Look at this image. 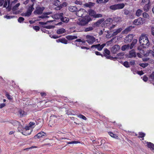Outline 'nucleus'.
Masks as SVG:
<instances>
[{"label": "nucleus", "instance_id": "1", "mask_svg": "<svg viewBox=\"0 0 154 154\" xmlns=\"http://www.w3.org/2000/svg\"><path fill=\"white\" fill-rule=\"evenodd\" d=\"M140 44L143 46V48H146L149 46L150 43L147 37V35L145 34H142L139 39Z\"/></svg>", "mask_w": 154, "mask_h": 154}, {"label": "nucleus", "instance_id": "2", "mask_svg": "<svg viewBox=\"0 0 154 154\" xmlns=\"http://www.w3.org/2000/svg\"><path fill=\"white\" fill-rule=\"evenodd\" d=\"M91 20V18L89 16H88L84 17L81 20L78 21L77 23L80 25L85 26Z\"/></svg>", "mask_w": 154, "mask_h": 154}, {"label": "nucleus", "instance_id": "3", "mask_svg": "<svg viewBox=\"0 0 154 154\" xmlns=\"http://www.w3.org/2000/svg\"><path fill=\"white\" fill-rule=\"evenodd\" d=\"M34 9V8L33 7V4L28 7L26 12L23 13L21 14V15L23 16L29 17L31 15L32 11Z\"/></svg>", "mask_w": 154, "mask_h": 154}, {"label": "nucleus", "instance_id": "4", "mask_svg": "<svg viewBox=\"0 0 154 154\" xmlns=\"http://www.w3.org/2000/svg\"><path fill=\"white\" fill-rule=\"evenodd\" d=\"M125 5L124 3H120L112 5L110 6L109 8L110 9L112 10H116L123 8Z\"/></svg>", "mask_w": 154, "mask_h": 154}, {"label": "nucleus", "instance_id": "5", "mask_svg": "<svg viewBox=\"0 0 154 154\" xmlns=\"http://www.w3.org/2000/svg\"><path fill=\"white\" fill-rule=\"evenodd\" d=\"M85 38L86 39L85 41L89 45H92L96 41L95 38L92 35H87L86 36Z\"/></svg>", "mask_w": 154, "mask_h": 154}, {"label": "nucleus", "instance_id": "6", "mask_svg": "<svg viewBox=\"0 0 154 154\" xmlns=\"http://www.w3.org/2000/svg\"><path fill=\"white\" fill-rule=\"evenodd\" d=\"M88 13L85 10L83 9H81L76 12V15L80 17H85L88 15Z\"/></svg>", "mask_w": 154, "mask_h": 154}, {"label": "nucleus", "instance_id": "7", "mask_svg": "<svg viewBox=\"0 0 154 154\" xmlns=\"http://www.w3.org/2000/svg\"><path fill=\"white\" fill-rule=\"evenodd\" d=\"M106 44L104 43L102 45L100 44H98L96 45H94L91 46V48L97 49L98 51H101L103 47L106 45Z\"/></svg>", "mask_w": 154, "mask_h": 154}, {"label": "nucleus", "instance_id": "8", "mask_svg": "<svg viewBox=\"0 0 154 154\" xmlns=\"http://www.w3.org/2000/svg\"><path fill=\"white\" fill-rule=\"evenodd\" d=\"M124 54H125L124 52H121L117 54L116 57H112L109 56H108L107 57H109L108 58L111 60H115L118 59H121L123 58Z\"/></svg>", "mask_w": 154, "mask_h": 154}, {"label": "nucleus", "instance_id": "9", "mask_svg": "<svg viewBox=\"0 0 154 154\" xmlns=\"http://www.w3.org/2000/svg\"><path fill=\"white\" fill-rule=\"evenodd\" d=\"M3 6L5 7L8 11H10L12 7V5H11L10 0H5L4 2Z\"/></svg>", "mask_w": 154, "mask_h": 154}, {"label": "nucleus", "instance_id": "10", "mask_svg": "<svg viewBox=\"0 0 154 154\" xmlns=\"http://www.w3.org/2000/svg\"><path fill=\"white\" fill-rule=\"evenodd\" d=\"M120 49V47L119 45H115L111 48L110 51L113 54H116Z\"/></svg>", "mask_w": 154, "mask_h": 154}, {"label": "nucleus", "instance_id": "11", "mask_svg": "<svg viewBox=\"0 0 154 154\" xmlns=\"http://www.w3.org/2000/svg\"><path fill=\"white\" fill-rule=\"evenodd\" d=\"M44 9L45 8L43 7H41L39 6H38L36 8L34 14L35 15L40 14L42 13Z\"/></svg>", "mask_w": 154, "mask_h": 154}, {"label": "nucleus", "instance_id": "12", "mask_svg": "<svg viewBox=\"0 0 154 154\" xmlns=\"http://www.w3.org/2000/svg\"><path fill=\"white\" fill-rule=\"evenodd\" d=\"M20 5V3L17 4L15 5L11 8L12 10L13 14H17L19 13L20 11L18 10V7Z\"/></svg>", "mask_w": 154, "mask_h": 154}, {"label": "nucleus", "instance_id": "13", "mask_svg": "<svg viewBox=\"0 0 154 154\" xmlns=\"http://www.w3.org/2000/svg\"><path fill=\"white\" fill-rule=\"evenodd\" d=\"M143 19L142 18L140 17L137 19L135 20L134 21L133 23L135 25H138L142 24L143 23Z\"/></svg>", "mask_w": 154, "mask_h": 154}, {"label": "nucleus", "instance_id": "14", "mask_svg": "<svg viewBox=\"0 0 154 154\" xmlns=\"http://www.w3.org/2000/svg\"><path fill=\"white\" fill-rule=\"evenodd\" d=\"M53 4L54 5L57 6L56 8L57 10H60L62 8L61 6V2L58 0H55L53 2Z\"/></svg>", "mask_w": 154, "mask_h": 154}, {"label": "nucleus", "instance_id": "15", "mask_svg": "<svg viewBox=\"0 0 154 154\" xmlns=\"http://www.w3.org/2000/svg\"><path fill=\"white\" fill-rule=\"evenodd\" d=\"M46 134L45 133L41 131L38 133L36 135H35L34 137V138L35 139L39 138L40 137H42L43 136H46Z\"/></svg>", "mask_w": 154, "mask_h": 154}, {"label": "nucleus", "instance_id": "16", "mask_svg": "<svg viewBox=\"0 0 154 154\" xmlns=\"http://www.w3.org/2000/svg\"><path fill=\"white\" fill-rule=\"evenodd\" d=\"M63 15V13H57L51 17L54 19H61Z\"/></svg>", "mask_w": 154, "mask_h": 154}, {"label": "nucleus", "instance_id": "17", "mask_svg": "<svg viewBox=\"0 0 154 154\" xmlns=\"http://www.w3.org/2000/svg\"><path fill=\"white\" fill-rule=\"evenodd\" d=\"M136 53L134 50L132 49L130 51L128 55V57L129 58L135 57H136Z\"/></svg>", "mask_w": 154, "mask_h": 154}, {"label": "nucleus", "instance_id": "18", "mask_svg": "<svg viewBox=\"0 0 154 154\" xmlns=\"http://www.w3.org/2000/svg\"><path fill=\"white\" fill-rule=\"evenodd\" d=\"M133 35H129L126 37L125 39V42L126 43L130 42H131L133 38Z\"/></svg>", "mask_w": 154, "mask_h": 154}, {"label": "nucleus", "instance_id": "19", "mask_svg": "<svg viewBox=\"0 0 154 154\" xmlns=\"http://www.w3.org/2000/svg\"><path fill=\"white\" fill-rule=\"evenodd\" d=\"M56 42H61L62 43L67 44V41L64 38H60L56 40Z\"/></svg>", "mask_w": 154, "mask_h": 154}, {"label": "nucleus", "instance_id": "20", "mask_svg": "<svg viewBox=\"0 0 154 154\" xmlns=\"http://www.w3.org/2000/svg\"><path fill=\"white\" fill-rule=\"evenodd\" d=\"M122 30V28H119L116 30H114L113 31V33L112 34V36H115L117 35L118 33H120Z\"/></svg>", "mask_w": 154, "mask_h": 154}, {"label": "nucleus", "instance_id": "21", "mask_svg": "<svg viewBox=\"0 0 154 154\" xmlns=\"http://www.w3.org/2000/svg\"><path fill=\"white\" fill-rule=\"evenodd\" d=\"M69 10L72 12L76 11L77 10V8L75 6H70L68 8Z\"/></svg>", "mask_w": 154, "mask_h": 154}, {"label": "nucleus", "instance_id": "22", "mask_svg": "<svg viewBox=\"0 0 154 154\" xmlns=\"http://www.w3.org/2000/svg\"><path fill=\"white\" fill-rule=\"evenodd\" d=\"M66 38L68 40H72L77 38V37L75 35H68L66 36Z\"/></svg>", "mask_w": 154, "mask_h": 154}, {"label": "nucleus", "instance_id": "23", "mask_svg": "<svg viewBox=\"0 0 154 154\" xmlns=\"http://www.w3.org/2000/svg\"><path fill=\"white\" fill-rule=\"evenodd\" d=\"M104 51L105 54H104V56L106 57L107 58L109 59V58H108V57H107L108 56H111L109 55L110 53L109 51L107 49L105 48L104 49Z\"/></svg>", "mask_w": 154, "mask_h": 154}, {"label": "nucleus", "instance_id": "24", "mask_svg": "<svg viewBox=\"0 0 154 154\" xmlns=\"http://www.w3.org/2000/svg\"><path fill=\"white\" fill-rule=\"evenodd\" d=\"M94 5V3L91 2H89L88 3H86L84 4V6L86 7H88L91 8V7L93 6Z\"/></svg>", "mask_w": 154, "mask_h": 154}, {"label": "nucleus", "instance_id": "25", "mask_svg": "<svg viewBox=\"0 0 154 154\" xmlns=\"http://www.w3.org/2000/svg\"><path fill=\"white\" fill-rule=\"evenodd\" d=\"M130 45L129 44L125 45L122 46L121 50L122 51H125L126 50H128L129 49Z\"/></svg>", "mask_w": 154, "mask_h": 154}, {"label": "nucleus", "instance_id": "26", "mask_svg": "<svg viewBox=\"0 0 154 154\" xmlns=\"http://www.w3.org/2000/svg\"><path fill=\"white\" fill-rule=\"evenodd\" d=\"M147 146L148 147L150 148L151 150H154V144L151 142H147Z\"/></svg>", "mask_w": 154, "mask_h": 154}, {"label": "nucleus", "instance_id": "27", "mask_svg": "<svg viewBox=\"0 0 154 154\" xmlns=\"http://www.w3.org/2000/svg\"><path fill=\"white\" fill-rule=\"evenodd\" d=\"M150 4H145L143 8L144 10L146 12L148 11L150 8Z\"/></svg>", "mask_w": 154, "mask_h": 154}, {"label": "nucleus", "instance_id": "28", "mask_svg": "<svg viewBox=\"0 0 154 154\" xmlns=\"http://www.w3.org/2000/svg\"><path fill=\"white\" fill-rule=\"evenodd\" d=\"M89 14L90 16L93 17H94L96 14V12L93 10L90 9L88 11Z\"/></svg>", "mask_w": 154, "mask_h": 154}, {"label": "nucleus", "instance_id": "29", "mask_svg": "<svg viewBox=\"0 0 154 154\" xmlns=\"http://www.w3.org/2000/svg\"><path fill=\"white\" fill-rule=\"evenodd\" d=\"M65 30L63 28H60L58 29L57 31V32L58 34H62L65 32Z\"/></svg>", "mask_w": 154, "mask_h": 154}, {"label": "nucleus", "instance_id": "30", "mask_svg": "<svg viewBox=\"0 0 154 154\" xmlns=\"http://www.w3.org/2000/svg\"><path fill=\"white\" fill-rule=\"evenodd\" d=\"M138 134L139 136H138V137L139 138H142V140H143L144 137L145 135V134L143 132H139L138 133Z\"/></svg>", "mask_w": 154, "mask_h": 154}, {"label": "nucleus", "instance_id": "31", "mask_svg": "<svg viewBox=\"0 0 154 154\" xmlns=\"http://www.w3.org/2000/svg\"><path fill=\"white\" fill-rule=\"evenodd\" d=\"M104 20V19L103 18H102L98 21L97 22L95 23L94 24V25L96 26H98L99 25L102 23Z\"/></svg>", "mask_w": 154, "mask_h": 154}, {"label": "nucleus", "instance_id": "32", "mask_svg": "<svg viewBox=\"0 0 154 154\" xmlns=\"http://www.w3.org/2000/svg\"><path fill=\"white\" fill-rule=\"evenodd\" d=\"M12 124L14 126L19 125V126L22 127V126L20 125V123L16 121H14L12 122Z\"/></svg>", "mask_w": 154, "mask_h": 154}, {"label": "nucleus", "instance_id": "33", "mask_svg": "<svg viewBox=\"0 0 154 154\" xmlns=\"http://www.w3.org/2000/svg\"><path fill=\"white\" fill-rule=\"evenodd\" d=\"M143 11L140 9H138L136 12V15L139 17L140 16L142 12H143Z\"/></svg>", "mask_w": 154, "mask_h": 154}, {"label": "nucleus", "instance_id": "34", "mask_svg": "<svg viewBox=\"0 0 154 154\" xmlns=\"http://www.w3.org/2000/svg\"><path fill=\"white\" fill-rule=\"evenodd\" d=\"M61 21L63 22H64L65 23H67L69 21V20L68 18L66 17H64L63 16L61 18Z\"/></svg>", "mask_w": 154, "mask_h": 154}, {"label": "nucleus", "instance_id": "35", "mask_svg": "<svg viewBox=\"0 0 154 154\" xmlns=\"http://www.w3.org/2000/svg\"><path fill=\"white\" fill-rule=\"evenodd\" d=\"M121 18L120 17L116 16L113 18L114 20L116 22H119L121 21Z\"/></svg>", "mask_w": 154, "mask_h": 154}, {"label": "nucleus", "instance_id": "36", "mask_svg": "<svg viewBox=\"0 0 154 154\" xmlns=\"http://www.w3.org/2000/svg\"><path fill=\"white\" fill-rule=\"evenodd\" d=\"M94 28L92 27H89L85 28L84 29V31L87 32L91 31Z\"/></svg>", "mask_w": 154, "mask_h": 154}, {"label": "nucleus", "instance_id": "37", "mask_svg": "<svg viewBox=\"0 0 154 154\" xmlns=\"http://www.w3.org/2000/svg\"><path fill=\"white\" fill-rule=\"evenodd\" d=\"M150 4L149 0H142L141 2V5Z\"/></svg>", "mask_w": 154, "mask_h": 154}, {"label": "nucleus", "instance_id": "38", "mask_svg": "<svg viewBox=\"0 0 154 154\" xmlns=\"http://www.w3.org/2000/svg\"><path fill=\"white\" fill-rule=\"evenodd\" d=\"M18 131L20 132H21L23 134L25 135H29L30 134V133H26V132H25V133H24L23 132H21V130L20 129H21L22 128V127H20V126H19V125H18Z\"/></svg>", "mask_w": 154, "mask_h": 154}, {"label": "nucleus", "instance_id": "39", "mask_svg": "<svg viewBox=\"0 0 154 154\" xmlns=\"http://www.w3.org/2000/svg\"><path fill=\"white\" fill-rule=\"evenodd\" d=\"M42 27L43 28L48 29H52L54 27V26H51V25H48V26H46L45 25H43L42 26Z\"/></svg>", "mask_w": 154, "mask_h": 154}, {"label": "nucleus", "instance_id": "40", "mask_svg": "<svg viewBox=\"0 0 154 154\" xmlns=\"http://www.w3.org/2000/svg\"><path fill=\"white\" fill-rule=\"evenodd\" d=\"M49 17V16H48L47 15H45V13H44L43 14H42L41 16H39L38 17L39 18H41L42 19H45V18H48Z\"/></svg>", "mask_w": 154, "mask_h": 154}, {"label": "nucleus", "instance_id": "41", "mask_svg": "<svg viewBox=\"0 0 154 154\" xmlns=\"http://www.w3.org/2000/svg\"><path fill=\"white\" fill-rule=\"evenodd\" d=\"M53 20H49L47 21L46 22H39V24L40 25H46L48 23H51L53 22Z\"/></svg>", "mask_w": 154, "mask_h": 154}, {"label": "nucleus", "instance_id": "42", "mask_svg": "<svg viewBox=\"0 0 154 154\" xmlns=\"http://www.w3.org/2000/svg\"><path fill=\"white\" fill-rule=\"evenodd\" d=\"M19 112L20 114V116L23 117L24 115L26 114V113L23 110H20L19 111Z\"/></svg>", "mask_w": 154, "mask_h": 154}, {"label": "nucleus", "instance_id": "43", "mask_svg": "<svg viewBox=\"0 0 154 154\" xmlns=\"http://www.w3.org/2000/svg\"><path fill=\"white\" fill-rule=\"evenodd\" d=\"M77 116L80 118H81L82 119H83L84 120H87L86 118L84 116L82 115H79Z\"/></svg>", "mask_w": 154, "mask_h": 154}, {"label": "nucleus", "instance_id": "44", "mask_svg": "<svg viewBox=\"0 0 154 154\" xmlns=\"http://www.w3.org/2000/svg\"><path fill=\"white\" fill-rule=\"evenodd\" d=\"M15 17V16H8L5 15L4 16V17L5 18H6L8 19H10L11 18H13Z\"/></svg>", "mask_w": 154, "mask_h": 154}, {"label": "nucleus", "instance_id": "45", "mask_svg": "<svg viewBox=\"0 0 154 154\" xmlns=\"http://www.w3.org/2000/svg\"><path fill=\"white\" fill-rule=\"evenodd\" d=\"M139 65L140 66L145 68L148 66V64L147 63H141L139 64Z\"/></svg>", "mask_w": 154, "mask_h": 154}, {"label": "nucleus", "instance_id": "46", "mask_svg": "<svg viewBox=\"0 0 154 154\" xmlns=\"http://www.w3.org/2000/svg\"><path fill=\"white\" fill-rule=\"evenodd\" d=\"M102 140L98 139L96 141V142L95 143H96V144L100 145L102 143Z\"/></svg>", "mask_w": 154, "mask_h": 154}, {"label": "nucleus", "instance_id": "47", "mask_svg": "<svg viewBox=\"0 0 154 154\" xmlns=\"http://www.w3.org/2000/svg\"><path fill=\"white\" fill-rule=\"evenodd\" d=\"M143 16L144 18H148L149 15L146 12H144L143 13Z\"/></svg>", "mask_w": 154, "mask_h": 154}, {"label": "nucleus", "instance_id": "48", "mask_svg": "<svg viewBox=\"0 0 154 154\" xmlns=\"http://www.w3.org/2000/svg\"><path fill=\"white\" fill-rule=\"evenodd\" d=\"M132 29V26H131L127 28L124 31L125 32L127 33L128 31H130Z\"/></svg>", "mask_w": 154, "mask_h": 154}, {"label": "nucleus", "instance_id": "49", "mask_svg": "<svg viewBox=\"0 0 154 154\" xmlns=\"http://www.w3.org/2000/svg\"><path fill=\"white\" fill-rule=\"evenodd\" d=\"M75 42H82L83 43H85L86 41L85 40H82L80 39H78L75 40Z\"/></svg>", "mask_w": 154, "mask_h": 154}, {"label": "nucleus", "instance_id": "50", "mask_svg": "<svg viewBox=\"0 0 154 154\" xmlns=\"http://www.w3.org/2000/svg\"><path fill=\"white\" fill-rule=\"evenodd\" d=\"M109 134L110 135L111 137L115 138L116 137V134H114L111 132H108Z\"/></svg>", "mask_w": 154, "mask_h": 154}, {"label": "nucleus", "instance_id": "51", "mask_svg": "<svg viewBox=\"0 0 154 154\" xmlns=\"http://www.w3.org/2000/svg\"><path fill=\"white\" fill-rule=\"evenodd\" d=\"M123 65L126 67H130V65L128 62L127 61L123 63Z\"/></svg>", "mask_w": 154, "mask_h": 154}, {"label": "nucleus", "instance_id": "52", "mask_svg": "<svg viewBox=\"0 0 154 154\" xmlns=\"http://www.w3.org/2000/svg\"><path fill=\"white\" fill-rule=\"evenodd\" d=\"M5 96L9 100H11L12 99V98L11 97V96L7 92L6 93Z\"/></svg>", "mask_w": 154, "mask_h": 154}, {"label": "nucleus", "instance_id": "53", "mask_svg": "<svg viewBox=\"0 0 154 154\" xmlns=\"http://www.w3.org/2000/svg\"><path fill=\"white\" fill-rule=\"evenodd\" d=\"M24 20V19L23 17H20L18 20V21L20 23H22Z\"/></svg>", "mask_w": 154, "mask_h": 154}, {"label": "nucleus", "instance_id": "54", "mask_svg": "<svg viewBox=\"0 0 154 154\" xmlns=\"http://www.w3.org/2000/svg\"><path fill=\"white\" fill-rule=\"evenodd\" d=\"M102 17V15L101 14H96V13L94 17L99 18V17Z\"/></svg>", "mask_w": 154, "mask_h": 154}, {"label": "nucleus", "instance_id": "55", "mask_svg": "<svg viewBox=\"0 0 154 154\" xmlns=\"http://www.w3.org/2000/svg\"><path fill=\"white\" fill-rule=\"evenodd\" d=\"M74 3L75 4L79 5H82V2L78 0H76V1L74 2Z\"/></svg>", "mask_w": 154, "mask_h": 154}, {"label": "nucleus", "instance_id": "56", "mask_svg": "<svg viewBox=\"0 0 154 154\" xmlns=\"http://www.w3.org/2000/svg\"><path fill=\"white\" fill-rule=\"evenodd\" d=\"M18 2L17 0H14V1L11 2V5H12V6L13 5H14L16 3Z\"/></svg>", "mask_w": 154, "mask_h": 154}, {"label": "nucleus", "instance_id": "57", "mask_svg": "<svg viewBox=\"0 0 154 154\" xmlns=\"http://www.w3.org/2000/svg\"><path fill=\"white\" fill-rule=\"evenodd\" d=\"M33 29L36 31H38L40 29V27L37 26H35L33 27Z\"/></svg>", "mask_w": 154, "mask_h": 154}, {"label": "nucleus", "instance_id": "58", "mask_svg": "<svg viewBox=\"0 0 154 154\" xmlns=\"http://www.w3.org/2000/svg\"><path fill=\"white\" fill-rule=\"evenodd\" d=\"M62 8L63 7H66L67 5V3L66 2H64L62 4H61Z\"/></svg>", "mask_w": 154, "mask_h": 154}, {"label": "nucleus", "instance_id": "59", "mask_svg": "<svg viewBox=\"0 0 154 154\" xmlns=\"http://www.w3.org/2000/svg\"><path fill=\"white\" fill-rule=\"evenodd\" d=\"M30 127V126H26L25 127V129H26V131L25 132L27 133L26 131L27 130H29ZM23 133H25V132H23Z\"/></svg>", "mask_w": 154, "mask_h": 154}, {"label": "nucleus", "instance_id": "60", "mask_svg": "<svg viewBox=\"0 0 154 154\" xmlns=\"http://www.w3.org/2000/svg\"><path fill=\"white\" fill-rule=\"evenodd\" d=\"M95 54L97 55H101V56H103V55L100 52L97 51H95Z\"/></svg>", "mask_w": 154, "mask_h": 154}, {"label": "nucleus", "instance_id": "61", "mask_svg": "<svg viewBox=\"0 0 154 154\" xmlns=\"http://www.w3.org/2000/svg\"><path fill=\"white\" fill-rule=\"evenodd\" d=\"M35 123L33 122H30L29 123V125L30 127H32L35 125Z\"/></svg>", "mask_w": 154, "mask_h": 154}, {"label": "nucleus", "instance_id": "62", "mask_svg": "<svg viewBox=\"0 0 154 154\" xmlns=\"http://www.w3.org/2000/svg\"><path fill=\"white\" fill-rule=\"evenodd\" d=\"M148 78L146 76H144L143 77V80L145 82H146L148 80Z\"/></svg>", "mask_w": 154, "mask_h": 154}, {"label": "nucleus", "instance_id": "63", "mask_svg": "<svg viewBox=\"0 0 154 154\" xmlns=\"http://www.w3.org/2000/svg\"><path fill=\"white\" fill-rule=\"evenodd\" d=\"M137 73L140 75H141L143 74V72L142 71H137Z\"/></svg>", "mask_w": 154, "mask_h": 154}, {"label": "nucleus", "instance_id": "64", "mask_svg": "<svg viewBox=\"0 0 154 154\" xmlns=\"http://www.w3.org/2000/svg\"><path fill=\"white\" fill-rule=\"evenodd\" d=\"M5 106V103H2L0 105V108H2L3 107Z\"/></svg>", "mask_w": 154, "mask_h": 154}]
</instances>
